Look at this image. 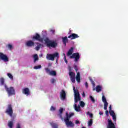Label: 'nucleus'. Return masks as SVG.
I'll use <instances>...</instances> for the list:
<instances>
[{"label": "nucleus", "mask_w": 128, "mask_h": 128, "mask_svg": "<svg viewBox=\"0 0 128 128\" xmlns=\"http://www.w3.org/2000/svg\"><path fill=\"white\" fill-rule=\"evenodd\" d=\"M88 126H92V119H90L88 122Z\"/></svg>", "instance_id": "29"}, {"label": "nucleus", "mask_w": 128, "mask_h": 128, "mask_svg": "<svg viewBox=\"0 0 128 128\" xmlns=\"http://www.w3.org/2000/svg\"><path fill=\"white\" fill-rule=\"evenodd\" d=\"M76 80H80V72H78L76 76Z\"/></svg>", "instance_id": "25"}, {"label": "nucleus", "mask_w": 128, "mask_h": 128, "mask_svg": "<svg viewBox=\"0 0 128 128\" xmlns=\"http://www.w3.org/2000/svg\"><path fill=\"white\" fill-rule=\"evenodd\" d=\"M44 41L45 42V44L48 48H54L58 46V43L56 42V41L50 40L48 38H46Z\"/></svg>", "instance_id": "2"}, {"label": "nucleus", "mask_w": 128, "mask_h": 128, "mask_svg": "<svg viewBox=\"0 0 128 128\" xmlns=\"http://www.w3.org/2000/svg\"><path fill=\"white\" fill-rule=\"evenodd\" d=\"M33 58L34 60V63L36 62L38 60V56L37 54H35L33 55Z\"/></svg>", "instance_id": "22"}, {"label": "nucleus", "mask_w": 128, "mask_h": 128, "mask_svg": "<svg viewBox=\"0 0 128 128\" xmlns=\"http://www.w3.org/2000/svg\"><path fill=\"white\" fill-rule=\"evenodd\" d=\"M70 80H76V74L72 72H69Z\"/></svg>", "instance_id": "16"}, {"label": "nucleus", "mask_w": 128, "mask_h": 128, "mask_svg": "<svg viewBox=\"0 0 128 128\" xmlns=\"http://www.w3.org/2000/svg\"><path fill=\"white\" fill-rule=\"evenodd\" d=\"M50 126L52 127V128H58V124L54 122L50 123Z\"/></svg>", "instance_id": "23"}, {"label": "nucleus", "mask_w": 128, "mask_h": 128, "mask_svg": "<svg viewBox=\"0 0 128 128\" xmlns=\"http://www.w3.org/2000/svg\"><path fill=\"white\" fill-rule=\"evenodd\" d=\"M102 102L104 103V110H108V103L106 101V98L104 96H102Z\"/></svg>", "instance_id": "10"}, {"label": "nucleus", "mask_w": 128, "mask_h": 128, "mask_svg": "<svg viewBox=\"0 0 128 128\" xmlns=\"http://www.w3.org/2000/svg\"><path fill=\"white\" fill-rule=\"evenodd\" d=\"M46 58L48 60H54V58H60V54L58 52H55L54 54H48Z\"/></svg>", "instance_id": "6"}, {"label": "nucleus", "mask_w": 128, "mask_h": 128, "mask_svg": "<svg viewBox=\"0 0 128 128\" xmlns=\"http://www.w3.org/2000/svg\"><path fill=\"white\" fill-rule=\"evenodd\" d=\"M77 82L78 84H80V80H77Z\"/></svg>", "instance_id": "57"}, {"label": "nucleus", "mask_w": 128, "mask_h": 128, "mask_svg": "<svg viewBox=\"0 0 128 128\" xmlns=\"http://www.w3.org/2000/svg\"><path fill=\"white\" fill-rule=\"evenodd\" d=\"M90 98L91 100H92L93 102H96V100H94V97H92V96H90Z\"/></svg>", "instance_id": "38"}, {"label": "nucleus", "mask_w": 128, "mask_h": 128, "mask_svg": "<svg viewBox=\"0 0 128 128\" xmlns=\"http://www.w3.org/2000/svg\"><path fill=\"white\" fill-rule=\"evenodd\" d=\"M74 114V113H70L68 114V112H66V116L64 117L63 120H64L65 124L66 126H74V124H72V121H70V118Z\"/></svg>", "instance_id": "1"}, {"label": "nucleus", "mask_w": 128, "mask_h": 128, "mask_svg": "<svg viewBox=\"0 0 128 128\" xmlns=\"http://www.w3.org/2000/svg\"><path fill=\"white\" fill-rule=\"evenodd\" d=\"M26 46H28V48H32V46H34V42L32 40H30L26 42Z\"/></svg>", "instance_id": "14"}, {"label": "nucleus", "mask_w": 128, "mask_h": 128, "mask_svg": "<svg viewBox=\"0 0 128 128\" xmlns=\"http://www.w3.org/2000/svg\"><path fill=\"white\" fill-rule=\"evenodd\" d=\"M16 128H20V123H18L17 124V126H16Z\"/></svg>", "instance_id": "42"}, {"label": "nucleus", "mask_w": 128, "mask_h": 128, "mask_svg": "<svg viewBox=\"0 0 128 128\" xmlns=\"http://www.w3.org/2000/svg\"><path fill=\"white\" fill-rule=\"evenodd\" d=\"M50 76H56V72L55 70H52L50 72V74H49Z\"/></svg>", "instance_id": "27"}, {"label": "nucleus", "mask_w": 128, "mask_h": 128, "mask_svg": "<svg viewBox=\"0 0 128 128\" xmlns=\"http://www.w3.org/2000/svg\"><path fill=\"white\" fill-rule=\"evenodd\" d=\"M50 32L52 34H54V32H56V30H50Z\"/></svg>", "instance_id": "40"}, {"label": "nucleus", "mask_w": 128, "mask_h": 128, "mask_svg": "<svg viewBox=\"0 0 128 128\" xmlns=\"http://www.w3.org/2000/svg\"><path fill=\"white\" fill-rule=\"evenodd\" d=\"M72 82H73V83L76 82V80H72Z\"/></svg>", "instance_id": "59"}, {"label": "nucleus", "mask_w": 128, "mask_h": 128, "mask_svg": "<svg viewBox=\"0 0 128 128\" xmlns=\"http://www.w3.org/2000/svg\"><path fill=\"white\" fill-rule=\"evenodd\" d=\"M39 68H42V66L41 65L36 66H34V70H38Z\"/></svg>", "instance_id": "32"}, {"label": "nucleus", "mask_w": 128, "mask_h": 128, "mask_svg": "<svg viewBox=\"0 0 128 128\" xmlns=\"http://www.w3.org/2000/svg\"><path fill=\"white\" fill-rule=\"evenodd\" d=\"M64 60L65 61V62H66V64H68V60H66V57H64Z\"/></svg>", "instance_id": "45"}, {"label": "nucleus", "mask_w": 128, "mask_h": 128, "mask_svg": "<svg viewBox=\"0 0 128 128\" xmlns=\"http://www.w3.org/2000/svg\"><path fill=\"white\" fill-rule=\"evenodd\" d=\"M92 84L94 88H96V84L94 83V81L92 80Z\"/></svg>", "instance_id": "41"}, {"label": "nucleus", "mask_w": 128, "mask_h": 128, "mask_svg": "<svg viewBox=\"0 0 128 128\" xmlns=\"http://www.w3.org/2000/svg\"><path fill=\"white\" fill-rule=\"evenodd\" d=\"M68 68L70 72H72V67H70V66H68Z\"/></svg>", "instance_id": "44"}, {"label": "nucleus", "mask_w": 128, "mask_h": 128, "mask_svg": "<svg viewBox=\"0 0 128 128\" xmlns=\"http://www.w3.org/2000/svg\"><path fill=\"white\" fill-rule=\"evenodd\" d=\"M32 40H38L40 42H44V38H40V36L38 34L36 33L35 36H33L32 38Z\"/></svg>", "instance_id": "8"}, {"label": "nucleus", "mask_w": 128, "mask_h": 128, "mask_svg": "<svg viewBox=\"0 0 128 128\" xmlns=\"http://www.w3.org/2000/svg\"><path fill=\"white\" fill-rule=\"evenodd\" d=\"M22 92L26 96H30V89L28 88H26L22 89Z\"/></svg>", "instance_id": "13"}, {"label": "nucleus", "mask_w": 128, "mask_h": 128, "mask_svg": "<svg viewBox=\"0 0 128 128\" xmlns=\"http://www.w3.org/2000/svg\"><path fill=\"white\" fill-rule=\"evenodd\" d=\"M108 124L107 125V128H116V125L112 122V120H108Z\"/></svg>", "instance_id": "11"}, {"label": "nucleus", "mask_w": 128, "mask_h": 128, "mask_svg": "<svg viewBox=\"0 0 128 128\" xmlns=\"http://www.w3.org/2000/svg\"><path fill=\"white\" fill-rule=\"evenodd\" d=\"M36 44L38 45L36 47L35 49L36 50H39L40 48L42 47V44H39L38 42H36Z\"/></svg>", "instance_id": "24"}, {"label": "nucleus", "mask_w": 128, "mask_h": 128, "mask_svg": "<svg viewBox=\"0 0 128 128\" xmlns=\"http://www.w3.org/2000/svg\"><path fill=\"white\" fill-rule=\"evenodd\" d=\"M5 90L8 96H14L16 94V90L14 87H9L5 85Z\"/></svg>", "instance_id": "3"}, {"label": "nucleus", "mask_w": 128, "mask_h": 128, "mask_svg": "<svg viewBox=\"0 0 128 128\" xmlns=\"http://www.w3.org/2000/svg\"><path fill=\"white\" fill-rule=\"evenodd\" d=\"M102 86L98 85L96 86V88H93V90H96L97 92H102Z\"/></svg>", "instance_id": "17"}, {"label": "nucleus", "mask_w": 128, "mask_h": 128, "mask_svg": "<svg viewBox=\"0 0 128 128\" xmlns=\"http://www.w3.org/2000/svg\"><path fill=\"white\" fill-rule=\"evenodd\" d=\"M80 38V36H78V35L74 33H72L69 36H68V38H70V40H76V38Z\"/></svg>", "instance_id": "15"}, {"label": "nucleus", "mask_w": 128, "mask_h": 128, "mask_svg": "<svg viewBox=\"0 0 128 128\" xmlns=\"http://www.w3.org/2000/svg\"><path fill=\"white\" fill-rule=\"evenodd\" d=\"M109 110H112V105H110L109 106Z\"/></svg>", "instance_id": "49"}, {"label": "nucleus", "mask_w": 128, "mask_h": 128, "mask_svg": "<svg viewBox=\"0 0 128 128\" xmlns=\"http://www.w3.org/2000/svg\"><path fill=\"white\" fill-rule=\"evenodd\" d=\"M84 106H86V104H84V102L82 101H80V106H81V108H84Z\"/></svg>", "instance_id": "30"}, {"label": "nucleus", "mask_w": 128, "mask_h": 128, "mask_svg": "<svg viewBox=\"0 0 128 128\" xmlns=\"http://www.w3.org/2000/svg\"><path fill=\"white\" fill-rule=\"evenodd\" d=\"M99 114H100V116H102V114H104V113L102 112H100Z\"/></svg>", "instance_id": "50"}, {"label": "nucleus", "mask_w": 128, "mask_h": 128, "mask_svg": "<svg viewBox=\"0 0 128 128\" xmlns=\"http://www.w3.org/2000/svg\"><path fill=\"white\" fill-rule=\"evenodd\" d=\"M40 56H42V54H40Z\"/></svg>", "instance_id": "60"}, {"label": "nucleus", "mask_w": 128, "mask_h": 128, "mask_svg": "<svg viewBox=\"0 0 128 128\" xmlns=\"http://www.w3.org/2000/svg\"><path fill=\"white\" fill-rule=\"evenodd\" d=\"M5 112L6 114H7L8 116H10V118L12 117V114H14V110H12V104H8Z\"/></svg>", "instance_id": "5"}, {"label": "nucleus", "mask_w": 128, "mask_h": 128, "mask_svg": "<svg viewBox=\"0 0 128 128\" xmlns=\"http://www.w3.org/2000/svg\"><path fill=\"white\" fill-rule=\"evenodd\" d=\"M0 80H4V78H1L0 79Z\"/></svg>", "instance_id": "55"}, {"label": "nucleus", "mask_w": 128, "mask_h": 128, "mask_svg": "<svg viewBox=\"0 0 128 128\" xmlns=\"http://www.w3.org/2000/svg\"><path fill=\"white\" fill-rule=\"evenodd\" d=\"M50 110H51V112H54V110H56V108L54 107V106H52Z\"/></svg>", "instance_id": "36"}, {"label": "nucleus", "mask_w": 128, "mask_h": 128, "mask_svg": "<svg viewBox=\"0 0 128 128\" xmlns=\"http://www.w3.org/2000/svg\"><path fill=\"white\" fill-rule=\"evenodd\" d=\"M63 56H64V58H66V54H65L64 53L63 54Z\"/></svg>", "instance_id": "56"}, {"label": "nucleus", "mask_w": 128, "mask_h": 128, "mask_svg": "<svg viewBox=\"0 0 128 128\" xmlns=\"http://www.w3.org/2000/svg\"><path fill=\"white\" fill-rule=\"evenodd\" d=\"M87 114L90 116V118H92V116H94V115L90 113L89 112H87Z\"/></svg>", "instance_id": "37"}, {"label": "nucleus", "mask_w": 128, "mask_h": 128, "mask_svg": "<svg viewBox=\"0 0 128 128\" xmlns=\"http://www.w3.org/2000/svg\"><path fill=\"white\" fill-rule=\"evenodd\" d=\"M60 96L62 100H66V91H64V90H62L60 92Z\"/></svg>", "instance_id": "12"}, {"label": "nucleus", "mask_w": 128, "mask_h": 128, "mask_svg": "<svg viewBox=\"0 0 128 128\" xmlns=\"http://www.w3.org/2000/svg\"><path fill=\"white\" fill-rule=\"evenodd\" d=\"M110 114V116H114V114H116V113H114V112L112 110H109Z\"/></svg>", "instance_id": "33"}, {"label": "nucleus", "mask_w": 128, "mask_h": 128, "mask_svg": "<svg viewBox=\"0 0 128 128\" xmlns=\"http://www.w3.org/2000/svg\"><path fill=\"white\" fill-rule=\"evenodd\" d=\"M112 118V120L114 122H116V114H114V115L111 116Z\"/></svg>", "instance_id": "31"}, {"label": "nucleus", "mask_w": 128, "mask_h": 128, "mask_svg": "<svg viewBox=\"0 0 128 128\" xmlns=\"http://www.w3.org/2000/svg\"><path fill=\"white\" fill-rule=\"evenodd\" d=\"M74 109L76 110V112H80V106L78 105V106L77 104H74Z\"/></svg>", "instance_id": "20"}, {"label": "nucleus", "mask_w": 128, "mask_h": 128, "mask_svg": "<svg viewBox=\"0 0 128 128\" xmlns=\"http://www.w3.org/2000/svg\"><path fill=\"white\" fill-rule=\"evenodd\" d=\"M85 86H86V88H88V82H86L85 83Z\"/></svg>", "instance_id": "47"}, {"label": "nucleus", "mask_w": 128, "mask_h": 128, "mask_svg": "<svg viewBox=\"0 0 128 128\" xmlns=\"http://www.w3.org/2000/svg\"><path fill=\"white\" fill-rule=\"evenodd\" d=\"M68 34H72V30H69Z\"/></svg>", "instance_id": "48"}, {"label": "nucleus", "mask_w": 128, "mask_h": 128, "mask_svg": "<svg viewBox=\"0 0 128 128\" xmlns=\"http://www.w3.org/2000/svg\"><path fill=\"white\" fill-rule=\"evenodd\" d=\"M105 112H106V116H108V110H106Z\"/></svg>", "instance_id": "43"}, {"label": "nucleus", "mask_w": 128, "mask_h": 128, "mask_svg": "<svg viewBox=\"0 0 128 128\" xmlns=\"http://www.w3.org/2000/svg\"><path fill=\"white\" fill-rule=\"evenodd\" d=\"M73 90L74 94V102L76 104L78 102H80V92H78V90H76V87H73Z\"/></svg>", "instance_id": "4"}, {"label": "nucleus", "mask_w": 128, "mask_h": 128, "mask_svg": "<svg viewBox=\"0 0 128 128\" xmlns=\"http://www.w3.org/2000/svg\"><path fill=\"white\" fill-rule=\"evenodd\" d=\"M74 69L75 70L76 72H78V66L76 65H74Z\"/></svg>", "instance_id": "39"}, {"label": "nucleus", "mask_w": 128, "mask_h": 128, "mask_svg": "<svg viewBox=\"0 0 128 128\" xmlns=\"http://www.w3.org/2000/svg\"><path fill=\"white\" fill-rule=\"evenodd\" d=\"M1 84H4V80H2Z\"/></svg>", "instance_id": "53"}, {"label": "nucleus", "mask_w": 128, "mask_h": 128, "mask_svg": "<svg viewBox=\"0 0 128 128\" xmlns=\"http://www.w3.org/2000/svg\"><path fill=\"white\" fill-rule=\"evenodd\" d=\"M52 63H48V66H52Z\"/></svg>", "instance_id": "51"}, {"label": "nucleus", "mask_w": 128, "mask_h": 128, "mask_svg": "<svg viewBox=\"0 0 128 128\" xmlns=\"http://www.w3.org/2000/svg\"><path fill=\"white\" fill-rule=\"evenodd\" d=\"M89 80H92V77H89Z\"/></svg>", "instance_id": "54"}, {"label": "nucleus", "mask_w": 128, "mask_h": 128, "mask_svg": "<svg viewBox=\"0 0 128 128\" xmlns=\"http://www.w3.org/2000/svg\"><path fill=\"white\" fill-rule=\"evenodd\" d=\"M0 58L2 60H4V62H8V56L4 54L2 52H0Z\"/></svg>", "instance_id": "9"}, {"label": "nucleus", "mask_w": 128, "mask_h": 128, "mask_svg": "<svg viewBox=\"0 0 128 128\" xmlns=\"http://www.w3.org/2000/svg\"><path fill=\"white\" fill-rule=\"evenodd\" d=\"M70 58H74V62H78L80 60V53L76 52L72 54V55L70 56Z\"/></svg>", "instance_id": "7"}, {"label": "nucleus", "mask_w": 128, "mask_h": 128, "mask_svg": "<svg viewBox=\"0 0 128 128\" xmlns=\"http://www.w3.org/2000/svg\"><path fill=\"white\" fill-rule=\"evenodd\" d=\"M62 40L65 46H66V42H68V39L67 36L62 38Z\"/></svg>", "instance_id": "21"}, {"label": "nucleus", "mask_w": 128, "mask_h": 128, "mask_svg": "<svg viewBox=\"0 0 128 128\" xmlns=\"http://www.w3.org/2000/svg\"><path fill=\"white\" fill-rule=\"evenodd\" d=\"M74 52V48L71 47L68 50V52H67V56H70L72 54V53Z\"/></svg>", "instance_id": "19"}, {"label": "nucleus", "mask_w": 128, "mask_h": 128, "mask_svg": "<svg viewBox=\"0 0 128 128\" xmlns=\"http://www.w3.org/2000/svg\"><path fill=\"white\" fill-rule=\"evenodd\" d=\"M63 112H64V108H60V109L59 110L60 114H58V116L60 118H61L62 120H64V118H62V116Z\"/></svg>", "instance_id": "18"}, {"label": "nucleus", "mask_w": 128, "mask_h": 128, "mask_svg": "<svg viewBox=\"0 0 128 128\" xmlns=\"http://www.w3.org/2000/svg\"><path fill=\"white\" fill-rule=\"evenodd\" d=\"M82 96L83 98H84V96H86V94H84V92H83Z\"/></svg>", "instance_id": "52"}, {"label": "nucleus", "mask_w": 128, "mask_h": 128, "mask_svg": "<svg viewBox=\"0 0 128 128\" xmlns=\"http://www.w3.org/2000/svg\"><path fill=\"white\" fill-rule=\"evenodd\" d=\"M52 80H56L54 79H52Z\"/></svg>", "instance_id": "61"}, {"label": "nucleus", "mask_w": 128, "mask_h": 128, "mask_svg": "<svg viewBox=\"0 0 128 128\" xmlns=\"http://www.w3.org/2000/svg\"><path fill=\"white\" fill-rule=\"evenodd\" d=\"M45 70H46V74H50V68H45Z\"/></svg>", "instance_id": "35"}, {"label": "nucleus", "mask_w": 128, "mask_h": 128, "mask_svg": "<svg viewBox=\"0 0 128 128\" xmlns=\"http://www.w3.org/2000/svg\"><path fill=\"white\" fill-rule=\"evenodd\" d=\"M7 76H8L10 78V80H14V76L12 74H10V73H8Z\"/></svg>", "instance_id": "28"}, {"label": "nucleus", "mask_w": 128, "mask_h": 128, "mask_svg": "<svg viewBox=\"0 0 128 128\" xmlns=\"http://www.w3.org/2000/svg\"><path fill=\"white\" fill-rule=\"evenodd\" d=\"M7 46L8 48H9V50H12V45L10 44H8L7 45Z\"/></svg>", "instance_id": "34"}, {"label": "nucleus", "mask_w": 128, "mask_h": 128, "mask_svg": "<svg viewBox=\"0 0 128 128\" xmlns=\"http://www.w3.org/2000/svg\"><path fill=\"white\" fill-rule=\"evenodd\" d=\"M76 124H80V121L78 120H76Z\"/></svg>", "instance_id": "46"}, {"label": "nucleus", "mask_w": 128, "mask_h": 128, "mask_svg": "<svg viewBox=\"0 0 128 128\" xmlns=\"http://www.w3.org/2000/svg\"><path fill=\"white\" fill-rule=\"evenodd\" d=\"M54 82H55L54 80H52V84H54Z\"/></svg>", "instance_id": "58"}, {"label": "nucleus", "mask_w": 128, "mask_h": 128, "mask_svg": "<svg viewBox=\"0 0 128 128\" xmlns=\"http://www.w3.org/2000/svg\"><path fill=\"white\" fill-rule=\"evenodd\" d=\"M82 128H86L84 126H82Z\"/></svg>", "instance_id": "62"}, {"label": "nucleus", "mask_w": 128, "mask_h": 128, "mask_svg": "<svg viewBox=\"0 0 128 128\" xmlns=\"http://www.w3.org/2000/svg\"><path fill=\"white\" fill-rule=\"evenodd\" d=\"M13 126H14V122H12V121H9L8 122V126L10 128H12Z\"/></svg>", "instance_id": "26"}]
</instances>
